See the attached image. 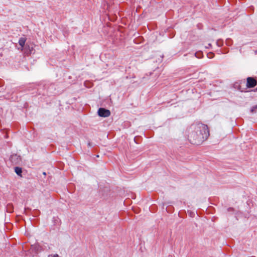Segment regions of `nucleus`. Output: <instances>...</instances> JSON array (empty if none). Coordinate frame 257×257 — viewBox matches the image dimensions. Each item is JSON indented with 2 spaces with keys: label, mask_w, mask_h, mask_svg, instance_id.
I'll list each match as a JSON object with an SVG mask.
<instances>
[{
  "label": "nucleus",
  "mask_w": 257,
  "mask_h": 257,
  "mask_svg": "<svg viewBox=\"0 0 257 257\" xmlns=\"http://www.w3.org/2000/svg\"><path fill=\"white\" fill-rule=\"evenodd\" d=\"M48 257H59V255L57 254H50Z\"/></svg>",
  "instance_id": "nucleus-11"
},
{
  "label": "nucleus",
  "mask_w": 257,
  "mask_h": 257,
  "mask_svg": "<svg viewBox=\"0 0 257 257\" xmlns=\"http://www.w3.org/2000/svg\"><path fill=\"white\" fill-rule=\"evenodd\" d=\"M26 39L24 37H21L19 40V44L22 47H23L25 44Z\"/></svg>",
  "instance_id": "nucleus-5"
},
{
  "label": "nucleus",
  "mask_w": 257,
  "mask_h": 257,
  "mask_svg": "<svg viewBox=\"0 0 257 257\" xmlns=\"http://www.w3.org/2000/svg\"><path fill=\"white\" fill-rule=\"evenodd\" d=\"M233 210V209L232 208H229L228 209V211H231V210Z\"/></svg>",
  "instance_id": "nucleus-14"
},
{
  "label": "nucleus",
  "mask_w": 257,
  "mask_h": 257,
  "mask_svg": "<svg viewBox=\"0 0 257 257\" xmlns=\"http://www.w3.org/2000/svg\"><path fill=\"white\" fill-rule=\"evenodd\" d=\"M238 89L241 92L244 91L243 89H241V86H240V85L238 86Z\"/></svg>",
  "instance_id": "nucleus-12"
},
{
  "label": "nucleus",
  "mask_w": 257,
  "mask_h": 257,
  "mask_svg": "<svg viewBox=\"0 0 257 257\" xmlns=\"http://www.w3.org/2000/svg\"><path fill=\"white\" fill-rule=\"evenodd\" d=\"M43 175H45H45H46V172H44L43 173Z\"/></svg>",
  "instance_id": "nucleus-15"
},
{
  "label": "nucleus",
  "mask_w": 257,
  "mask_h": 257,
  "mask_svg": "<svg viewBox=\"0 0 257 257\" xmlns=\"http://www.w3.org/2000/svg\"><path fill=\"white\" fill-rule=\"evenodd\" d=\"M257 84L256 80L253 77H248L246 79V86L247 88H253Z\"/></svg>",
  "instance_id": "nucleus-3"
},
{
  "label": "nucleus",
  "mask_w": 257,
  "mask_h": 257,
  "mask_svg": "<svg viewBox=\"0 0 257 257\" xmlns=\"http://www.w3.org/2000/svg\"><path fill=\"white\" fill-rule=\"evenodd\" d=\"M15 171L16 172V173L19 175V176H21V174L22 173V169L20 167H16L15 168Z\"/></svg>",
  "instance_id": "nucleus-6"
},
{
  "label": "nucleus",
  "mask_w": 257,
  "mask_h": 257,
  "mask_svg": "<svg viewBox=\"0 0 257 257\" xmlns=\"http://www.w3.org/2000/svg\"><path fill=\"white\" fill-rule=\"evenodd\" d=\"M10 160L14 165H17L21 162V158L17 154H13L10 156Z\"/></svg>",
  "instance_id": "nucleus-2"
},
{
  "label": "nucleus",
  "mask_w": 257,
  "mask_h": 257,
  "mask_svg": "<svg viewBox=\"0 0 257 257\" xmlns=\"http://www.w3.org/2000/svg\"><path fill=\"white\" fill-rule=\"evenodd\" d=\"M257 110V105H254L251 108L250 112L252 113L255 112Z\"/></svg>",
  "instance_id": "nucleus-8"
},
{
  "label": "nucleus",
  "mask_w": 257,
  "mask_h": 257,
  "mask_svg": "<svg viewBox=\"0 0 257 257\" xmlns=\"http://www.w3.org/2000/svg\"><path fill=\"white\" fill-rule=\"evenodd\" d=\"M7 211L9 212H12L13 209V205L11 204H9L7 205Z\"/></svg>",
  "instance_id": "nucleus-7"
},
{
  "label": "nucleus",
  "mask_w": 257,
  "mask_h": 257,
  "mask_svg": "<svg viewBox=\"0 0 257 257\" xmlns=\"http://www.w3.org/2000/svg\"><path fill=\"white\" fill-rule=\"evenodd\" d=\"M216 44L218 47H221L222 45V42L220 41H217Z\"/></svg>",
  "instance_id": "nucleus-9"
},
{
  "label": "nucleus",
  "mask_w": 257,
  "mask_h": 257,
  "mask_svg": "<svg viewBox=\"0 0 257 257\" xmlns=\"http://www.w3.org/2000/svg\"><path fill=\"white\" fill-rule=\"evenodd\" d=\"M214 56V54L213 53H210L209 54H208V57L209 58H211L213 57Z\"/></svg>",
  "instance_id": "nucleus-10"
},
{
  "label": "nucleus",
  "mask_w": 257,
  "mask_h": 257,
  "mask_svg": "<svg viewBox=\"0 0 257 257\" xmlns=\"http://www.w3.org/2000/svg\"><path fill=\"white\" fill-rule=\"evenodd\" d=\"M188 139L194 145H200L206 140L209 136L207 125L200 122L192 124L188 130Z\"/></svg>",
  "instance_id": "nucleus-1"
},
{
  "label": "nucleus",
  "mask_w": 257,
  "mask_h": 257,
  "mask_svg": "<svg viewBox=\"0 0 257 257\" xmlns=\"http://www.w3.org/2000/svg\"><path fill=\"white\" fill-rule=\"evenodd\" d=\"M211 47V44H208V46L206 47L207 48H210Z\"/></svg>",
  "instance_id": "nucleus-13"
},
{
  "label": "nucleus",
  "mask_w": 257,
  "mask_h": 257,
  "mask_svg": "<svg viewBox=\"0 0 257 257\" xmlns=\"http://www.w3.org/2000/svg\"><path fill=\"white\" fill-rule=\"evenodd\" d=\"M98 114L101 117H108L110 115V112L109 110L104 108H100L98 110Z\"/></svg>",
  "instance_id": "nucleus-4"
}]
</instances>
